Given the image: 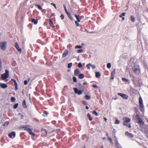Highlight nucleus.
<instances>
[{"instance_id":"nucleus-1","label":"nucleus","mask_w":148,"mask_h":148,"mask_svg":"<svg viewBox=\"0 0 148 148\" xmlns=\"http://www.w3.org/2000/svg\"><path fill=\"white\" fill-rule=\"evenodd\" d=\"M123 125H126L129 128L131 127V125L129 123L131 121L130 119L127 117H124L123 119Z\"/></svg>"},{"instance_id":"nucleus-2","label":"nucleus","mask_w":148,"mask_h":148,"mask_svg":"<svg viewBox=\"0 0 148 148\" xmlns=\"http://www.w3.org/2000/svg\"><path fill=\"white\" fill-rule=\"evenodd\" d=\"M133 70L134 73L137 75L140 73V70L139 66H135L133 68Z\"/></svg>"},{"instance_id":"nucleus-3","label":"nucleus","mask_w":148,"mask_h":148,"mask_svg":"<svg viewBox=\"0 0 148 148\" xmlns=\"http://www.w3.org/2000/svg\"><path fill=\"white\" fill-rule=\"evenodd\" d=\"M7 42H0V47L1 49L3 51H5L6 48Z\"/></svg>"},{"instance_id":"nucleus-4","label":"nucleus","mask_w":148,"mask_h":148,"mask_svg":"<svg viewBox=\"0 0 148 148\" xmlns=\"http://www.w3.org/2000/svg\"><path fill=\"white\" fill-rule=\"evenodd\" d=\"M9 71L7 70H6L5 73L2 75L1 77L3 80H5L9 77Z\"/></svg>"},{"instance_id":"nucleus-5","label":"nucleus","mask_w":148,"mask_h":148,"mask_svg":"<svg viewBox=\"0 0 148 148\" xmlns=\"http://www.w3.org/2000/svg\"><path fill=\"white\" fill-rule=\"evenodd\" d=\"M137 119H138V124L140 125H142L144 124V122L140 118L139 116L138 115H137L136 116Z\"/></svg>"},{"instance_id":"nucleus-6","label":"nucleus","mask_w":148,"mask_h":148,"mask_svg":"<svg viewBox=\"0 0 148 148\" xmlns=\"http://www.w3.org/2000/svg\"><path fill=\"white\" fill-rule=\"evenodd\" d=\"M118 95L121 96L123 98L125 99H127L128 98V97L127 95L122 93H119L118 94Z\"/></svg>"},{"instance_id":"nucleus-7","label":"nucleus","mask_w":148,"mask_h":148,"mask_svg":"<svg viewBox=\"0 0 148 148\" xmlns=\"http://www.w3.org/2000/svg\"><path fill=\"white\" fill-rule=\"evenodd\" d=\"M73 89L75 93L78 95H80L82 93V92L81 91L78 90L76 88H74Z\"/></svg>"},{"instance_id":"nucleus-8","label":"nucleus","mask_w":148,"mask_h":148,"mask_svg":"<svg viewBox=\"0 0 148 148\" xmlns=\"http://www.w3.org/2000/svg\"><path fill=\"white\" fill-rule=\"evenodd\" d=\"M90 67H91L92 69H95L96 67L95 66L92 65L90 63H89L87 65L86 67L89 70L90 69Z\"/></svg>"},{"instance_id":"nucleus-9","label":"nucleus","mask_w":148,"mask_h":148,"mask_svg":"<svg viewBox=\"0 0 148 148\" xmlns=\"http://www.w3.org/2000/svg\"><path fill=\"white\" fill-rule=\"evenodd\" d=\"M16 134L14 132H12L8 135V136L11 138H14Z\"/></svg>"},{"instance_id":"nucleus-10","label":"nucleus","mask_w":148,"mask_h":148,"mask_svg":"<svg viewBox=\"0 0 148 148\" xmlns=\"http://www.w3.org/2000/svg\"><path fill=\"white\" fill-rule=\"evenodd\" d=\"M26 130H27L29 134H30L32 135L33 136H34L35 135L34 133H33V132L32 131V130L29 128L26 129Z\"/></svg>"},{"instance_id":"nucleus-11","label":"nucleus","mask_w":148,"mask_h":148,"mask_svg":"<svg viewBox=\"0 0 148 148\" xmlns=\"http://www.w3.org/2000/svg\"><path fill=\"white\" fill-rule=\"evenodd\" d=\"M15 47L16 49L18 51V52L20 53L21 52V49L19 48L18 46V44L16 42L15 43Z\"/></svg>"},{"instance_id":"nucleus-12","label":"nucleus","mask_w":148,"mask_h":148,"mask_svg":"<svg viewBox=\"0 0 148 148\" xmlns=\"http://www.w3.org/2000/svg\"><path fill=\"white\" fill-rule=\"evenodd\" d=\"M7 85L4 83H0V87L3 88H5L7 87Z\"/></svg>"},{"instance_id":"nucleus-13","label":"nucleus","mask_w":148,"mask_h":148,"mask_svg":"<svg viewBox=\"0 0 148 148\" xmlns=\"http://www.w3.org/2000/svg\"><path fill=\"white\" fill-rule=\"evenodd\" d=\"M122 80L126 84H129L130 82L129 79L125 78L123 77L122 78Z\"/></svg>"},{"instance_id":"nucleus-14","label":"nucleus","mask_w":148,"mask_h":148,"mask_svg":"<svg viewBox=\"0 0 148 148\" xmlns=\"http://www.w3.org/2000/svg\"><path fill=\"white\" fill-rule=\"evenodd\" d=\"M75 17H76L77 19V21L78 22H80V20L81 19V18L82 17V16H80L78 15H77L76 14H75L74 15Z\"/></svg>"},{"instance_id":"nucleus-15","label":"nucleus","mask_w":148,"mask_h":148,"mask_svg":"<svg viewBox=\"0 0 148 148\" xmlns=\"http://www.w3.org/2000/svg\"><path fill=\"white\" fill-rule=\"evenodd\" d=\"M68 54V51L67 50H65L63 53L62 57H64Z\"/></svg>"},{"instance_id":"nucleus-16","label":"nucleus","mask_w":148,"mask_h":148,"mask_svg":"<svg viewBox=\"0 0 148 148\" xmlns=\"http://www.w3.org/2000/svg\"><path fill=\"white\" fill-rule=\"evenodd\" d=\"M125 134L126 135L128 136L129 137H132L133 136V135L131 133L128 132H125Z\"/></svg>"},{"instance_id":"nucleus-17","label":"nucleus","mask_w":148,"mask_h":148,"mask_svg":"<svg viewBox=\"0 0 148 148\" xmlns=\"http://www.w3.org/2000/svg\"><path fill=\"white\" fill-rule=\"evenodd\" d=\"M80 73L79 71V70L77 69H76L74 72V75H77Z\"/></svg>"},{"instance_id":"nucleus-18","label":"nucleus","mask_w":148,"mask_h":148,"mask_svg":"<svg viewBox=\"0 0 148 148\" xmlns=\"http://www.w3.org/2000/svg\"><path fill=\"white\" fill-rule=\"evenodd\" d=\"M32 22L34 23L35 25H36L38 23L37 20L34 18L32 19Z\"/></svg>"},{"instance_id":"nucleus-19","label":"nucleus","mask_w":148,"mask_h":148,"mask_svg":"<svg viewBox=\"0 0 148 148\" xmlns=\"http://www.w3.org/2000/svg\"><path fill=\"white\" fill-rule=\"evenodd\" d=\"M64 8L65 10V11L67 14L68 16H70V13H69L67 11V10L66 9V7L65 5H64Z\"/></svg>"},{"instance_id":"nucleus-20","label":"nucleus","mask_w":148,"mask_h":148,"mask_svg":"<svg viewBox=\"0 0 148 148\" xmlns=\"http://www.w3.org/2000/svg\"><path fill=\"white\" fill-rule=\"evenodd\" d=\"M95 73V76L97 78H98L100 77V74L99 72H96Z\"/></svg>"},{"instance_id":"nucleus-21","label":"nucleus","mask_w":148,"mask_h":148,"mask_svg":"<svg viewBox=\"0 0 148 148\" xmlns=\"http://www.w3.org/2000/svg\"><path fill=\"white\" fill-rule=\"evenodd\" d=\"M107 138H108V140L109 141V142L112 145L113 144V143L112 141V140L111 138H110L109 137V136H108L107 137Z\"/></svg>"},{"instance_id":"nucleus-22","label":"nucleus","mask_w":148,"mask_h":148,"mask_svg":"<svg viewBox=\"0 0 148 148\" xmlns=\"http://www.w3.org/2000/svg\"><path fill=\"white\" fill-rule=\"evenodd\" d=\"M87 117L90 121H91L92 120V118H91V116L89 113L87 115Z\"/></svg>"},{"instance_id":"nucleus-23","label":"nucleus","mask_w":148,"mask_h":148,"mask_svg":"<svg viewBox=\"0 0 148 148\" xmlns=\"http://www.w3.org/2000/svg\"><path fill=\"white\" fill-rule=\"evenodd\" d=\"M49 22L50 24V25L51 26L53 27H54V25H53V23L52 21L50 19H49Z\"/></svg>"},{"instance_id":"nucleus-24","label":"nucleus","mask_w":148,"mask_h":148,"mask_svg":"<svg viewBox=\"0 0 148 148\" xmlns=\"http://www.w3.org/2000/svg\"><path fill=\"white\" fill-rule=\"evenodd\" d=\"M87 100H89L90 98V97L89 95H86L84 97Z\"/></svg>"},{"instance_id":"nucleus-25","label":"nucleus","mask_w":148,"mask_h":148,"mask_svg":"<svg viewBox=\"0 0 148 148\" xmlns=\"http://www.w3.org/2000/svg\"><path fill=\"white\" fill-rule=\"evenodd\" d=\"M130 18H131V20L132 22H134L135 21V18L133 16H131Z\"/></svg>"},{"instance_id":"nucleus-26","label":"nucleus","mask_w":148,"mask_h":148,"mask_svg":"<svg viewBox=\"0 0 148 148\" xmlns=\"http://www.w3.org/2000/svg\"><path fill=\"white\" fill-rule=\"evenodd\" d=\"M145 133L146 134V136L148 137V129H146L145 130Z\"/></svg>"},{"instance_id":"nucleus-27","label":"nucleus","mask_w":148,"mask_h":148,"mask_svg":"<svg viewBox=\"0 0 148 148\" xmlns=\"http://www.w3.org/2000/svg\"><path fill=\"white\" fill-rule=\"evenodd\" d=\"M23 106L24 108H26V101L25 100H24L23 103Z\"/></svg>"},{"instance_id":"nucleus-28","label":"nucleus","mask_w":148,"mask_h":148,"mask_svg":"<svg viewBox=\"0 0 148 148\" xmlns=\"http://www.w3.org/2000/svg\"><path fill=\"white\" fill-rule=\"evenodd\" d=\"M30 80V78H29L27 80H25L24 81V84L25 85H26L28 82H29Z\"/></svg>"},{"instance_id":"nucleus-29","label":"nucleus","mask_w":148,"mask_h":148,"mask_svg":"<svg viewBox=\"0 0 148 148\" xmlns=\"http://www.w3.org/2000/svg\"><path fill=\"white\" fill-rule=\"evenodd\" d=\"M84 77V75L82 74H80L79 75V77L80 79H82Z\"/></svg>"},{"instance_id":"nucleus-30","label":"nucleus","mask_w":148,"mask_h":148,"mask_svg":"<svg viewBox=\"0 0 148 148\" xmlns=\"http://www.w3.org/2000/svg\"><path fill=\"white\" fill-rule=\"evenodd\" d=\"M115 72V69H114L113 71L111 73V75H114Z\"/></svg>"},{"instance_id":"nucleus-31","label":"nucleus","mask_w":148,"mask_h":148,"mask_svg":"<svg viewBox=\"0 0 148 148\" xmlns=\"http://www.w3.org/2000/svg\"><path fill=\"white\" fill-rule=\"evenodd\" d=\"M111 67V64L110 63H108L107 64V67L108 68H110Z\"/></svg>"},{"instance_id":"nucleus-32","label":"nucleus","mask_w":148,"mask_h":148,"mask_svg":"<svg viewBox=\"0 0 148 148\" xmlns=\"http://www.w3.org/2000/svg\"><path fill=\"white\" fill-rule=\"evenodd\" d=\"M82 48V47L80 45H77L75 47V49H81Z\"/></svg>"},{"instance_id":"nucleus-33","label":"nucleus","mask_w":148,"mask_h":148,"mask_svg":"<svg viewBox=\"0 0 148 148\" xmlns=\"http://www.w3.org/2000/svg\"><path fill=\"white\" fill-rule=\"evenodd\" d=\"M72 65V63H70L68 64V67L69 68H71V67Z\"/></svg>"},{"instance_id":"nucleus-34","label":"nucleus","mask_w":148,"mask_h":148,"mask_svg":"<svg viewBox=\"0 0 148 148\" xmlns=\"http://www.w3.org/2000/svg\"><path fill=\"white\" fill-rule=\"evenodd\" d=\"M92 113L93 114L95 115H96V116H98V114H97V113L95 110L93 111L92 112Z\"/></svg>"},{"instance_id":"nucleus-35","label":"nucleus","mask_w":148,"mask_h":148,"mask_svg":"<svg viewBox=\"0 0 148 148\" xmlns=\"http://www.w3.org/2000/svg\"><path fill=\"white\" fill-rule=\"evenodd\" d=\"M77 53H82L83 52V49L77 50Z\"/></svg>"},{"instance_id":"nucleus-36","label":"nucleus","mask_w":148,"mask_h":148,"mask_svg":"<svg viewBox=\"0 0 148 148\" xmlns=\"http://www.w3.org/2000/svg\"><path fill=\"white\" fill-rule=\"evenodd\" d=\"M116 146L118 148H119L120 147V145L119 144V143H116Z\"/></svg>"},{"instance_id":"nucleus-37","label":"nucleus","mask_w":148,"mask_h":148,"mask_svg":"<svg viewBox=\"0 0 148 148\" xmlns=\"http://www.w3.org/2000/svg\"><path fill=\"white\" fill-rule=\"evenodd\" d=\"M21 128H24V129L25 130H26V129H29V128H27L24 125H23L22 126H21Z\"/></svg>"},{"instance_id":"nucleus-38","label":"nucleus","mask_w":148,"mask_h":148,"mask_svg":"<svg viewBox=\"0 0 148 148\" xmlns=\"http://www.w3.org/2000/svg\"><path fill=\"white\" fill-rule=\"evenodd\" d=\"M139 103H143V100L141 97H140L139 100Z\"/></svg>"},{"instance_id":"nucleus-39","label":"nucleus","mask_w":148,"mask_h":148,"mask_svg":"<svg viewBox=\"0 0 148 148\" xmlns=\"http://www.w3.org/2000/svg\"><path fill=\"white\" fill-rule=\"evenodd\" d=\"M120 123V121L118 119H116V121L114 123L115 124H119Z\"/></svg>"},{"instance_id":"nucleus-40","label":"nucleus","mask_w":148,"mask_h":148,"mask_svg":"<svg viewBox=\"0 0 148 148\" xmlns=\"http://www.w3.org/2000/svg\"><path fill=\"white\" fill-rule=\"evenodd\" d=\"M36 6L39 9L41 10L42 9V8L38 5H36Z\"/></svg>"},{"instance_id":"nucleus-41","label":"nucleus","mask_w":148,"mask_h":148,"mask_svg":"<svg viewBox=\"0 0 148 148\" xmlns=\"http://www.w3.org/2000/svg\"><path fill=\"white\" fill-rule=\"evenodd\" d=\"M75 23L76 24V25L77 27H79L80 25L79 23H77V21H75Z\"/></svg>"},{"instance_id":"nucleus-42","label":"nucleus","mask_w":148,"mask_h":148,"mask_svg":"<svg viewBox=\"0 0 148 148\" xmlns=\"http://www.w3.org/2000/svg\"><path fill=\"white\" fill-rule=\"evenodd\" d=\"M73 81L75 82H76L77 81V79L75 77H74L73 78Z\"/></svg>"},{"instance_id":"nucleus-43","label":"nucleus","mask_w":148,"mask_h":148,"mask_svg":"<svg viewBox=\"0 0 148 148\" xmlns=\"http://www.w3.org/2000/svg\"><path fill=\"white\" fill-rule=\"evenodd\" d=\"M139 105H140V107L141 108H143L144 105L143 104V103H139Z\"/></svg>"},{"instance_id":"nucleus-44","label":"nucleus","mask_w":148,"mask_h":148,"mask_svg":"<svg viewBox=\"0 0 148 148\" xmlns=\"http://www.w3.org/2000/svg\"><path fill=\"white\" fill-rule=\"evenodd\" d=\"M11 101L13 102L15 101V98L13 97H11Z\"/></svg>"},{"instance_id":"nucleus-45","label":"nucleus","mask_w":148,"mask_h":148,"mask_svg":"<svg viewBox=\"0 0 148 148\" xmlns=\"http://www.w3.org/2000/svg\"><path fill=\"white\" fill-rule=\"evenodd\" d=\"M18 106V103H16L15 104L14 106V109H16L17 108V106Z\"/></svg>"},{"instance_id":"nucleus-46","label":"nucleus","mask_w":148,"mask_h":148,"mask_svg":"<svg viewBox=\"0 0 148 148\" xmlns=\"http://www.w3.org/2000/svg\"><path fill=\"white\" fill-rule=\"evenodd\" d=\"M14 85H15V89L16 90H17L18 89L17 83H16L15 84H14Z\"/></svg>"},{"instance_id":"nucleus-47","label":"nucleus","mask_w":148,"mask_h":148,"mask_svg":"<svg viewBox=\"0 0 148 148\" xmlns=\"http://www.w3.org/2000/svg\"><path fill=\"white\" fill-rule=\"evenodd\" d=\"M51 5H53V6L56 9V5L55 4H54L53 3H51Z\"/></svg>"},{"instance_id":"nucleus-48","label":"nucleus","mask_w":148,"mask_h":148,"mask_svg":"<svg viewBox=\"0 0 148 148\" xmlns=\"http://www.w3.org/2000/svg\"><path fill=\"white\" fill-rule=\"evenodd\" d=\"M69 16V17L71 19V21H72L73 20V19L72 18V17H71V16L70 14V16Z\"/></svg>"},{"instance_id":"nucleus-49","label":"nucleus","mask_w":148,"mask_h":148,"mask_svg":"<svg viewBox=\"0 0 148 148\" xmlns=\"http://www.w3.org/2000/svg\"><path fill=\"white\" fill-rule=\"evenodd\" d=\"M78 66L79 68L81 67L82 66V64L80 62L78 64Z\"/></svg>"},{"instance_id":"nucleus-50","label":"nucleus","mask_w":148,"mask_h":148,"mask_svg":"<svg viewBox=\"0 0 148 148\" xmlns=\"http://www.w3.org/2000/svg\"><path fill=\"white\" fill-rule=\"evenodd\" d=\"M64 15L62 14L60 16V17L62 19H63L64 18Z\"/></svg>"},{"instance_id":"nucleus-51","label":"nucleus","mask_w":148,"mask_h":148,"mask_svg":"<svg viewBox=\"0 0 148 148\" xmlns=\"http://www.w3.org/2000/svg\"><path fill=\"white\" fill-rule=\"evenodd\" d=\"M92 86L94 88H98V87L96 85H92Z\"/></svg>"},{"instance_id":"nucleus-52","label":"nucleus","mask_w":148,"mask_h":148,"mask_svg":"<svg viewBox=\"0 0 148 148\" xmlns=\"http://www.w3.org/2000/svg\"><path fill=\"white\" fill-rule=\"evenodd\" d=\"M19 115H21V119H23V114H21V113H19Z\"/></svg>"},{"instance_id":"nucleus-53","label":"nucleus","mask_w":148,"mask_h":148,"mask_svg":"<svg viewBox=\"0 0 148 148\" xmlns=\"http://www.w3.org/2000/svg\"><path fill=\"white\" fill-rule=\"evenodd\" d=\"M11 80L13 81L14 83V84H15L16 83H17L16 82V81L14 79H11Z\"/></svg>"},{"instance_id":"nucleus-54","label":"nucleus","mask_w":148,"mask_h":148,"mask_svg":"<svg viewBox=\"0 0 148 148\" xmlns=\"http://www.w3.org/2000/svg\"><path fill=\"white\" fill-rule=\"evenodd\" d=\"M82 103L84 104L85 105H86V102L85 101H82Z\"/></svg>"},{"instance_id":"nucleus-55","label":"nucleus","mask_w":148,"mask_h":148,"mask_svg":"<svg viewBox=\"0 0 148 148\" xmlns=\"http://www.w3.org/2000/svg\"><path fill=\"white\" fill-rule=\"evenodd\" d=\"M114 75H111V78L112 79H113L114 78Z\"/></svg>"},{"instance_id":"nucleus-56","label":"nucleus","mask_w":148,"mask_h":148,"mask_svg":"<svg viewBox=\"0 0 148 148\" xmlns=\"http://www.w3.org/2000/svg\"><path fill=\"white\" fill-rule=\"evenodd\" d=\"M115 142L116 143H118V140L116 138L115 139Z\"/></svg>"},{"instance_id":"nucleus-57","label":"nucleus","mask_w":148,"mask_h":148,"mask_svg":"<svg viewBox=\"0 0 148 148\" xmlns=\"http://www.w3.org/2000/svg\"><path fill=\"white\" fill-rule=\"evenodd\" d=\"M103 119H104V120H105V121H106L107 120L106 118L105 117H103Z\"/></svg>"},{"instance_id":"nucleus-58","label":"nucleus","mask_w":148,"mask_h":148,"mask_svg":"<svg viewBox=\"0 0 148 148\" xmlns=\"http://www.w3.org/2000/svg\"><path fill=\"white\" fill-rule=\"evenodd\" d=\"M122 15L123 16H125V13H122Z\"/></svg>"},{"instance_id":"nucleus-59","label":"nucleus","mask_w":148,"mask_h":148,"mask_svg":"<svg viewBox=\"0 0 148 148\" xmlns=\"http://www.w3.org/2000/svg\"><path fill=\"white\" fill-rule=\"evenodd\" d=\"M117 99V98L116 97L115 98H112V99H114V100H116Z\"/></svg>"},{"instance_id":"nucleus-60","label":"nucleus","mask_w":148,"mask_h":148,"mask_svg":"<svg viewBox=\"0 0 148 148\" xmlns=\"http://www.w3.org/2000/svg\"><path fill=\"white\" fill-rule=\"evenodd\" d=\"M86 109H88V106H86Z\"/></svg>"},{"instance_id":"nucleus-61","label":"nucleus","mask_w":148,"mask_h":148,"mask_svg":"<svg viewBox=\"0 0 148 148\" xmlns=\"http://www.w3.org/2000/svg\"><path fill=\"white\" fill-rule=\"evenodd\" d=\"M45 113L46 115V116H47V112H45Z\"/></svg>"},{"instance_id":"nucleus-62","label":"nucleus","mask_w":148,"mask_h":148,"mask_svg":"<svg viewBox=\"0 0 148 148\" xmlns=\"http://www.w3.org/2000/svg\"><path fill=\"white\" fill-rule=\"evenodd\" d=\"M52 15L53 16H55V13H53V14H52Z\"/></svg>"},{"instance_id":"nucleus-63","label":"nucleus","mask_w":148,"mask_h":148,"mask_svg":"<svg viewBox=\"0 0 148 148\" xmlns=\"http://www.w3.org/2000/svg\"><path fill=\"white\" fill-rule=\"evenodd\" d=\"M83 84H87V82H84Z\"/></svg>"},{"instance_id":"nucleus-64","label":"nucleus","mask_w":148,"mask_h":148,"mask_svg":"<svg viewBox=\"0 0 148 148\" xmlns=\"http://www.w3.org/2000/svg\"><path fill=\"white\" fill-rule=\"evenodd\" d=\"M124 19H125V18L124 17H122V20H124Z\"/></svg>"}]
</instances>
